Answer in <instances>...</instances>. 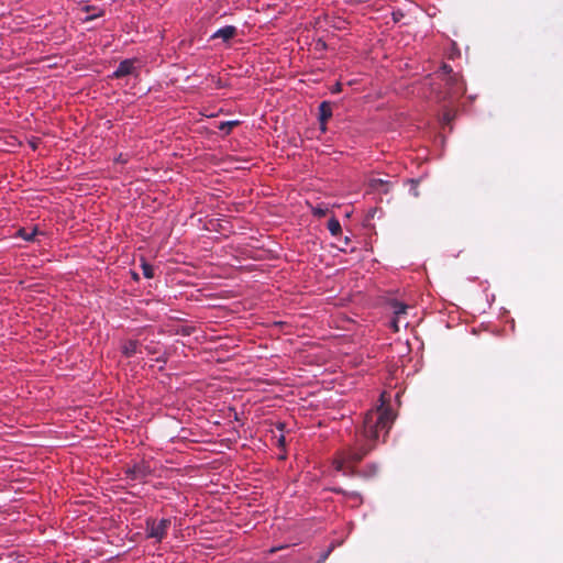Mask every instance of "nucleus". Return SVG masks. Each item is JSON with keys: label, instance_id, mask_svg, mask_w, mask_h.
Listing matches in <instances>:
<instances>
[{"label": "nucleus", "instance_id": "f257e3e1", "mask_svg": "<svg viewBox=\"0 0 563 563\" xmlns=\"http://www.w3.org/2000/svg\"><path fill=\"white\" fill-rule=\"evenodd\" d=\"M395 419L394 411L385 405L383 396L380 404L366 412L363 427L356 432L354 443L340 450L332 461L334 470L345 477L372 478L378 473L376 463H368L358 470L356 465L375 448L380 432L388 433Z\"/></svg>", "mask_w": 563, "mask_h": 563}, {"label": "nucleus", "instance_id": "f03ea898", "mask_svg": "<svg viewBox=\"0 0 563 563\" xmlns=\"http://www.w3.org/2000/svg\"><path fill=\"white\" fill-rule=\"evenodd\" d=\"M441 79V89L439 100L453 102L461 98L465 92V85L457 74L453 73L450 65L443 64L438 71Z\"/></svg>", "mask_w": 563, "mask_h": 563}, {"label": "nucleus", "instance_id": "7ed1b4c3", "mask_svg": "<svg viewBox=\"0 0 563 563\" xmlns=\"http://www.w3.org/2000/svg\"><path fill=\"white\" fill-rule=\"evenodd\" d=\"M145 523L146 537L161 542L167 534V531L170 527V519L163 518L161 520H156L150 517L146 519Z\"/></svg>", "mask_w": 563, "mask_h": 563}, {"label": "nucleus", "instance_id": "20e7f679", "mask_svg": "<svg viewBox=\"0 0 563 563\" xmlns=\"http://www.w3.org/2000/svg\"><path fill=\"white\" fill-rule=\"evenodd\" d=\"M151 467L145 462L135 463L125 471V475L131 481H143L151 475Z\"/></svg>", "mask_w": 563, "mask_h": 563}, {"label": "nucleus", "instance_id": "39448f33", "mask_svg": "<svg viewBox=\"0 0 563 563\" xmlns=\"http://www.w3.org/2000/svg\"><path fill=\"white\" fill-rule=\"evenodd\" d=\"M136 58H126L120 62L117 69L109 76L112 79H119L125 76L134 75L136 73L135 63Z\"/></svg>", "mask_w": 563, "mask_h": 563}, {"label": "nucleus", "instance_id": "423d86ee", "mask_svg": "<svg viewBox=\"0 0 563 563\" xmlns=\"http://www.w3.org/2000/svg\"><path fill=\"white\" fill-rule=\"evenodd\" d=\"M325 489L344 496L346 501L351 503V507H358L363 503L362 495L358 492H349L338 486L328 487Z\"/></svg>", "mask_w": 563, "mask_h": 563}, {"label": "nucleus", "instance_id": "0eeeda50", "mask_svg": "<svg viewBox=\"0 0 563 563\" xmlns=\"http://www.w3.org/2000/svg\"><path fill=\"white\" fill-rule=\"evenodd\" d=\"M238 34V29L233 25H225L217 30L212 35L211 40L221 38L223 42H229Z\"/></svg>", "mask_w": 563, "mask_h": 563}, {"label": "nucleus", "instance_id": "6e6552de", "mask_svg": "<svg viewBox=\"0 0 563 563\" xmlns=\"http://www.w3.org/2000/svg\"><path fill=\"white\" fill-rule=\"evenodd\" d=\"M121 352L125 357H133L140 352V343L137 340H126L121 345Z\"/></svg>", "mask_w": 563, "mask_h": 563}, {"label": "nucleus", "instance_id": "1a4fd4ad", "mask_svg": "<svg viewBox=\"0 0 563 563\" xmlns=\"http://www.w3.org/2000/svg\"><path fill=\"white\" fill-rule=\"evenodd\" d=\"M332 117V106L330 101H322L319 106L318 120L320 125H325Z\"/></svg>", "mask_w": 563, "mask_h": 563}, {"label": "nucleus", "instance_id": "9d476101", "mask_svg": "<svg viewBox=\"0 0 563 563\" xmlns=\"http://www.w3.org/2000/svg\"><path fill=\"white\" fill-rule=\"evenodd\" d=\"M81 10L90 13L89 15H87L84 19V22H90V21H92V20H95L97 18H100V16H102L104 14V9L97 8V7L90 5V4L82 5Z\"/></svg>", "mask_w": 563, "mask_h": 563}, {"label": "nucleus", "instance_id": "9b49d317", "mask_svg": "<svg viewBox=\"0 0 563 563\" xmlns=\"http://www.w3.org/2000/svg\"><path fill=\"white\" fill-rule=\"evenodd\" d=\"M41 232L35 227L31 231L26 230L25 228H22L19 230L18 235L22 238L24 241L33 242L35 240V236L40 234Z\"/></svg>", "mask_w": 563, "mask_h": 563}, {"label": "nucleus", "instance_id": "f8f14e48", "mask_svg": "<svg viewBox=\"0 0 563 563\" xmlns=\"http://www.w3.org/2000/svg\"><path fill=\"white\" fill-rule=\"evenodd\" d=\"M327 228L330 231L331 235H333V236H338L342 232L340 221L336 218H334V217H332L328 221Z\"/></svg>", "mask_w": 563, "mask_h": 563}, {"label": "nucleus", "instance_id": "ddd939ff", "mask_svg": "<svg viewBox=\"0 0 563 563\" xmlns=\"http://www.w3.org/2000/svg\"><path fill=\"white\" fill-rule=\"evenodd\" d=\"M391 308H393V312L396 316V318H399L401 314L406 313L408 306L398 300H394L391 302Z\"/></svg>", "mask_w": 563, "mask_h": 563}, {"label": "nucleus", "instance_id": "4468645a", "mask_svg": "<svg viewBox=\"0 0 563 563\" xmlns=\"http://www.w3.org/2000/svg\"><path fill=\"white\" fill-rule=\"evenodd\" d=\"M239 124L238 120L220 122L218 129L225 134H229L231 130Z\"/></svg>", "mask_w": 563, "mask_h": 563}, {"label": "nucleus", "instance_id": "2eb2a0df", "mask_svg": "<svg viewBox=\"0 0 563 563\" xmlns=\"http://www.w3.org/2000/svg\"><path fill=\"white\" fill-rule=\"evenodd\" d=\"M141 268L145 278L154 277V267L150 263L143 261L141 264Z\"/></svg>", "mask_w": 563, "mask_h": 563}, {"label": "nucleus", "instance_id": "dca6fc26", "mask_svg": "<svg viewBox=\"0 0 563 563\" xmlns=\"http://www.w3.org/2000/svg\"><path fill=\"white\" fill-rule=\"evenodd\" d=\"M329 209L324 205H317L316 207L312 208V214L317 218L325 217Z\"/></svg>", "mask_w": 563, "mask_h": 563}, {"label": "nucleus", "instance_id": "f3484780", "mask_svg": "<svg viewBox=\"0 0 563 563\" xmlns=\"http://www.w3.org/2000/svg\"><path fill=\"white\" fill-rule=\"evenodd\" d=\"M332 550H333V545H330L327 551L321 553V555L318 559L317 563H324L327 561V559L329 558L330 553L332 552Z\"/></svg>", "mask_w": 563, "mask_h": 563}, {"label": "nucleus", "instance_id": "a211bd4d", "mask_svg": "<svg viewBox=\"0 0 563 563\" xmlns=\"http://www.w3.org/2000/svg\"><path fill=\"white\" fill-rule=\"evenodd\" d=\"M410 183L412 184L409 192L413 196V197H418L419 196V191L417 189V181L411 179Z\"/></svg>", "mask_w": 563, "mask_h": 563}, {"label": "nucleus", "instance_id": "6ab92c4d", "mask_svg": "<svg viewBox=\"0 0 563 563\" xmlns=\"http://www.w3.org/2000/svg\"><path fill=\"white\" fill-rule=\"evenodd\" d=\"M331 93H340L342 91V84L340 81L335 82L331 89Z\"/></svg>", "mask_w": 563, "mask_h": 563}, {"label": "nucleus", "instance_id": "aec40b11", "mask_svg": "<svg viewBox=\"0 0 563 563\" xmlns=\"http://www.w3.org/2000/svg\"><path fill=\"white\" fill-rule=\"evenodd\" d=\"M386 184H387V183H386V181H384L383 179H372V181H371V186H372L373 188H375V189H377V188H378V186H384V185H386Z\"/></svg>", "mask_w": 563, "mask_h": 563}, {"label": "nucleus", "instance_id": "412c9836", "mask_svg": "<svg viewBox=\"0 0 563 563\" xmlns=\"http://www.w3.org/2000/svg\"><path fill=\"white\" fill-rule=\"evenodd\" d=\"M277 444L279 448H285L286 445V439L284 434H280V437L277 439Z\"/></svg>", "mask_w": 563, "mask_h": 563}, {"label": "nucleus", "instance_id": "4be33fe9", "mask_svg": "<svg viewBox=\"0 0 563 563\" xmlns=\"http://www.w3.org/2000/svg\"><path fill=\"white\" fill-rule=\"evenodd\" d=\"M115 161L122 164L126 163V158H124L122 154H120Z\"/></svg>", "mask_w": 563, "mask_h": 563}, {"label": "nucleus", "instance_id": "5701e85b", "mask_svg": "<svg viewBox=\"0 0 563 563\" xmlns=\"http://www.w3.org/2000/svg\"><path fill=\"white\" fill-rule=\"evenodd\" d=\"M284 427H285V424H284V423H282V422H279V423L277 424V429H278V430H280V431H283V430H284Z\"/></svg>", "mask_w": 563, "mask_h": 563}, {"label": "nucleus", "instance_id": "b1692460", "mask_svg": "<svg viewBox=\"0 0 563 563\" xmlns=\"http://www.w3.org/2000/svg\"><path fill=\"white\" fill-rule=\"evenodd\" d=\"M320 129H321V131H322V132H325V130H327V124H325V125H320Z\"/></svg>", "mask_w": 563, "mask_h": 563}, {"label": "nucleus", "instance_id": "393cba45", "mask_svg": "<svg viewBox=\"0 0 563 563\" xmlns=\"http://www.w3.org/2000/svg\"><path fill=\"white\" fill-rule=\"evenodd\" d=\"M133 279L139 280V275L136 273H133Z\"/></svg>", "mask_w": 563, "mask_h": 563}, {"label": "nucleus", "instance_id": "a878e982", "mask_svg": "<svg viewBox=\"0 0 563 563\" xmlns=\"http://www.w3.org/2000/svg\"><path fill=\"white\" fill-rule=\"evenodd\" d=\"M393 325H394L395 330L397 331L398 328H397V324H396V320L393 321Z\"/></svg>", "mask_w": 563, "mask_h": 563}, {"label": "nucleus", "instance_id": "bb28decb", "mask_svg": "<svg viewBox=\"0 0 563 563\" xmlns=\"http://www.w3.org/2000/svg\"><path fill=\"white\" fill-rule=\"evenodd\" d=\"M344 242H345V244H347V243L350 242V239L346 236V238L344 239Z\"/></svg>", "mask_w": 563, "mask_h": 563}]
</instances>
